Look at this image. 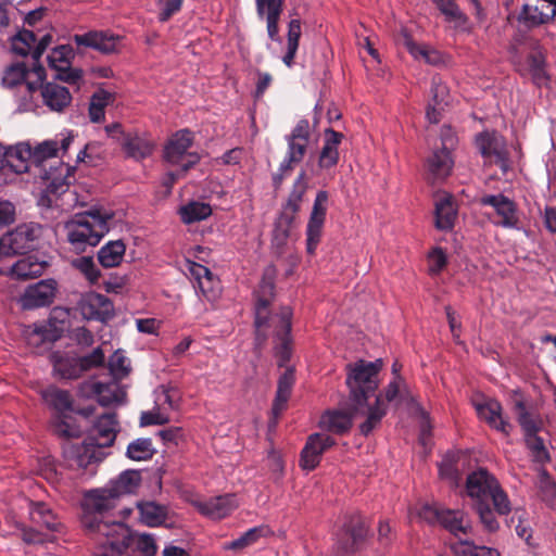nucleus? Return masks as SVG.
I'll use <instances>...</instances> for the list:
<instances>
[{"instance_id":"f257e3e1","label":"nucleus","mask_w":556,"mask_h":556,"mask_svg":"<svg viewBox=\"0 0 556 556\" xmlns=\"http://www.w3.org/2000/svg\"><path fill=\"white\" fill-rule=\"evenodd\" d=\"M117 500L106 486L92 489L81 501V525L97 542L94 556H122L130 538V529L122 521L110 520Z\"/></svg>"},{"instance_id":"f03ea898","label":"nucleus","mask_w":556,"mask_h":556,"mask_svg":"<svg viewBox=\"0 0 556 556\" xmlns=\"http://www.w3.org/2000/svg\"><path fill=\"white\" fill-rule=\"evenodd\" d=\"M382 361L366 362L359 359L346 365V386L351 407L355 414L366 415L359 425V432L368 437L378 428L387 415V405L381 394H376L379 386L378 375Z\"/></svg>"},{"instance_id":"7ed1b4c3","label":"nucleus","mask_w":556,"mask_h":556,"mask_svg":"<svg viewBox=\"0 0 556 556\" xmlns=\"http://www.w3.org/2000/svg\"><path fill=\"white\" fill-rule=\"evenodd\" d=\"M254 327L255 345L262 346L269 332L276 339L275 355L278 366L283 367L291 357V318L292 311L288 306L280 308L277 314H271L269 306L275 296V283L271 278L264 277L254 292Z\"/></svg>"},{"instance_id":"20e7f679","label":"nucleus","mask_w":556,"mask_h":556,"mask_svg":"<svg viewBox=\"0 0 556 556\" xmlns=\"http://www.w3.org/2000/svg\"><path fill=\"white\" fill-rule=\"evenodd\" d=\"M465 492L483 530L489 533L497 532L501 528L497 516H508L513 511V503L498 479L480 467L468 473Z\"/></svg>"},{"instance_id":"39448f33","label":"nucleus","mask_w":556,"mask_h":556,"mask_svg":"<svg viewBox=\"0 0 556 556\" xmlns=\"http://www.w3.org/2000/svg\"><path fill=\"white\" fill-rule=\"evenodd\" d=\"M111 214L100 210H90L76 214L64 225L68 242L79 252L87 247H96L109 231Z\"/></svg>"},{"instance_id":"423d86ee","label":"nucleus","mask_w":556,"mask_h":556,"mask_svg":"<svg viewBox=\"0 0 556 556\" xmlns=\"http://www.w3.org/2000/svg\"><path fill=\"white\" fill-rule=\"evenodd\" d=\"M419 517L429 525L439 523L459 540L471 532L468 515L462 509H451L437 505L425 504L420 507Z\"/></svg>"},{"instance_id":"0eeeda50","label":"nucleus","mask_w":556,"mask_h":556,"mask_svg":"<svg viewBox=\"0 0 556 556\" xmlns=\"http://www.w3.org/2000/svg\"><path fill=\"white\" fill-rule=\"evenodd\" d=\"M367 535V526L359 515L350 516L336 535L330 556H356Z\"/></svg>"},{"instance_id":"6e6552de","label":"nucleus","mask_w":556,"mask_h":556,"mask_svg":"<svg viewBox=\"0 0 556 556\" xmlns=\"http://www.w3.org/2000/svg\"><path fill=\"white\" fill-rule=\"evenodd\" d=\"M193 139V134L189 129H180L175 132L165 146V161L172 165L181 166V172L187 173L200 161L199 153L189 152Z\"/></svg>"},{"instance_id":"1a4fd4ad","label":"nucleus","mask_w":556,"mask_h":556,"mask_svg":"<svg viewBox=\"0 0 556 556\" xmlns=\"http://www.w3.org/2000/svg\"><path fill=\"white\" fill-rule=\"evenodd\" d=\"M455 143V137L451 134L450 127L442 129V148L434 150L427 159V178L432 184L441 182L450 176L454 161L451 155V148Z\"/></svg>"},{"instance_id":"9d476101","label":"nucleus","mask_w":556,"mask_h":556,"mask_svg":"<svg viewBox=\"0 0 556 556\" xmlns=\"http://www.w3.org/2000/svg\"><path fill=\"white\" fill-rule=\"evenodd\" d=\"M476 146L485 162L494 163L504 173L509 169V160L504 138L496 131H483L476 136Z\"/></svg>"},{"instance_id":"9b49d317","label":"nucleus","mask_w":556,"mask_h":556,"mask_svg":"<svg viewBox=\"0 0 556 556\" xmlns=\"http://www.w3.org/2000/svg\"><path fill=\"white\" fill-rule=\"evenodd\" d=\"M34 72L38 78V89L43 104L52 112H63L72 102V94L70 90L55 81L42 83L45 79L46 71L41 65L35 66Z\"/></svg>"},{"instance_id":"f8f14e48","label":"nucleus","mask_w":556,"mask_h":556,"mask_svg":"<svg viewBox=\"0 0 556 556\" xmlns=\"http://www.w3.org/2000/svg\"><path fill=\"white\" fill-rule=\"evenodd\" d=\"M63 456L68 467L85 469L92 464L102 462L106 454L86 438L81 443H65Z\"/></svg>"},{"instance_id":"ddd939ff","label":"nucleus","mask_w":556,"mask_h":556,"mask_svg":"<svg viewBox=\"0 0 556 556\" xmlns=\"http://www.w3.org/2000/svg\"><path fill=\"white\" fill-rule=\"evenodd\" d=\"M479 202L481 205L491 206L494 210L498 217L497 220L493 222L495 226L507 229H520L517 205L508 197L503 193L484 194L480 198Z\"/></svg>"},{"instance_id":"4468645a","label":"nucleus","mask_w":556,"mask_h":556,"mask_svg":"<svg viewBox=\"0 0 556 556\" xmlns=\"http://www.w3.org/2000/svg\"><path fill=\"white\" fill-rule=\"evenodd\" d=\"M77 309L87 320L106 323L114 317V304L104 294L87 292L77 303Z\"/></svg>"},{"instance_id":"2eb2a0df","label":"nucleus","mask_w":556,"mask_h":556,"mask_svg":"<svg viewBox=\"0 0 556 556\" xmlns=\"http://www.w3.org/2000/svg\"><path fill=\"white\" fill-rule=\"evenodd\" d=\"M327 202V191H318L306 226V250L308 254H314L320 242L326 219Z\"/></svg>"},{"instance_id":"dca6fc26","label":"nucleus","mask_w":556,"mask_h":556,"mask_svg":"<svg viewBox=\"0 0 556 556\" xmlns=\"http://www.w3.org/2000/svg\"><path fill=\"white\" fill-rule=\"evenodd\" d=\"M38 231L39 227L34 224H22L3 235L2 249H4V255L11 256L33 249Z\"/></svg>"},{"instance_id":"f3484780","label":"nucleus","mask_w":556,"mask_h":556,"mask_svg":"<svg viewBox=\"0 0 556 556\" xmlns=\"http://www.w3.org/2000/svg\"><path fill=\"white\" fill-rule=\"evenodd\" d=\"M285 140L287 142V152L277 170L271 175V182L275 190L281 188L283 180L289 177L294 167L303 161L308 148L307 143L288 138H285Z\"/></svg>"},{"instance_id":"a211bd4d","label":"nucleus","mask_w":556,"mask_h":556,"mask_svg":"<svg viewBox=\"0 0 556 556\" xmlns=\"http://www.w3.org/2000/svg\"><path fill=\"white\" fill-rule=\"evenodd\" d=\"M56 286V281L51 278L28 286L21 296V306L24 309L49 306L55 296Z\"/></svg>"},{"instance_id":"6ab92c4d","label":"nucleus","mask_w":556,"mask_h":556,"mask_svg":"<svg viewBox=\"0 0 556 556\" xmlns=\"http://www.w3.org/2000/svg\"><path fill=\"white\" fill-rule=\"evenodd\" d=\"M117 431L116 414L105 413L96 419L88 431L87 439L103 451L114 443Z\"/></svg>"},{"instance_id":"aec40b11","label":"nucleus","mask_w":556,"mask_h":556,"mask_svg":"<svg viewBox=\"0 0 556 556\" xmlns=\"http://www.w3.org/2000/svg\"><path fill=\"white\" fill-rule=\"evenodd\" d=\"M72 39L77 47L90 48L103 54L116 52L121 41L118 35L109 30H90L85 34H75Z\"/></svg>"},{"instance_id":"412c9836","label":"nucleus","mask_w":556,"mask_h":556,"mask_svg":"<svg viewBox=\"0 0 556 556\" xmlns=\"http://www.w3.org/2000/svg\"><path fill=\"white\" fill-rule=\"evenodd\" d=\"M334 439L325 433H313L307 438L305 446L301 452L300 466L302 469L311 471L315 469L325 451L333 446Z\"/></svg>"},{"instance_id":"4be33fe9","label":"nucleus","mask_w":556,"mask_h":556,"mask_svg":"<svg viewBox=\"0 0 556 556\" xmlns=\"http://www.w3.org/2000/svg\"><path fill=\"white\" fill-rule=\"evenodd\" d=\"M358 417H364L366 419V415H358L354 413L351 407L350 399H348L346 409L326 410L319 419V427L331 433L344 434L351 429L353 419Z\"/></svg>"},{"instance_id":"5701e85b","label":"nucleus","mask_w":556,"mask_h":556,"mask_svg":"<svg viewBox=\"0 0 556 556\" xmlns=\"http://www.w3.org/2000/svg\"><path fill=\"white\" fill-rule=\"evenodd\" d=\"M189 271L194 280V289L197 294H201L205 300L213 302L220 293V282L212 271L204 265L191 263Z\"/></svg>"},{"instance_id":"b1692460","label":"nucleus","mask_w":556,"mask_h":556,"mask_svg":"<svg viewBox=\"0 0 556 556\" xmlns=\"http://www.w3.org/2000/svg\"><path fill=\"white\" fill-rule=\"evenodd\" d=\"M85 388L97 399L101 406L122 404L126 392L117 380L111 378L108 382L91 379L85 383Z\"/></svg>"},{"instance_id":"393cba45","label":"nucleus","mask_w":556,"mask_h":556,"mask_svg":"<svg viewBox=\"0 0 556 556\" xmlns=\"http://www.w3.org/2000/svg\"><path fill=\"white\" fill-rule=\"evenodd\" d=\"M74 170L75 167L62 162L59 174L50 173L48 177L49 182L39 199V203L48 207L54 205V200L68 190Z\"/></svg>"},{"instance_id":"a878e982","label":"nucleus","mask_w":556,"mask_h":556,"mask_svg":"<svg viewBox=\"0 0 556 556\" xmlns=\"http://www.w3.org/2000/svg\"><path fill=\"white\" fill-rule=\"evenodd\" d=\"M194 506L201 515L212 520H220L229 516L239 506V503L235 494L228 493L197 502Z\"/></svg>"},{"instance_id":"bb28decb","label":"nucleus","mask_w":556,"mask_h":556,"mask_svg":"<svg viewBox=\"0 0 556 556\" xmlns=\"http://www.w3.org/2000/svg\"><path fill=\"white\" fill-rule=\"evenodd\" d=\"M475 408L480 419L484 420L491 428L504 434H509L510 425L502 416V405L498 401L486 399L483 402H476Z\"/></svg>"},{"instance_id":"cd10ccee","label":"nucleus","mask_w":556,"mask_h":556,"mask_svg":"<svg viewBox=\"0 0 556 556\" xmlns=\"http://www.w3.org/2000/svg\"><path fill=\"white\" fill-rule=\"evenodd\" d=\"M53 365V375L56 378L71 380L83 374L79 356L67 352L55 351L50 356Z\"/></svg>"},{"instance_id":"c85d7f7f","label":"nucleus","mask_w":556,"mask_h":556,"mask_svg":"<svg viewBox=\"0 0 556 556\" xmlns=\"http://www.w3.org/2000/svg\"><path fill=\"white\" fill-rule=\"evenodd\" d=\"M28 515L33 523L46 528L50 532H61L63 525L49 504L40 501L28 503Z\"/></svg>"},{"instance_id":"c756f323","label":"nucleus","mask_w":556,"mask_h":556,"mask_svg":"<svg viewBox=\"0 0 556 556\" xmlns=\"http://www.w3.org/2000/svg\"><path fill=\"white\" fill-rule=\"evenodd\" d=\"M122 147L126 155L136 161L148 157L154 148L152 141L144 134L137 131L125 134Z\"/></svg>"},{"instance_id":"7c9ffc66","label":"nucleus","mask_w":556,"mask_h":556,"mask_svg":"<svg viewBox=\"0 0 556 556\" xmlns=\"http://www.w3.org/2000/svg\"><path fill=\"white\" fill-rule=\"evenodd\" d=\"M342 138L343 135L332 128H327L325 130V142L318 157V167L320 169H330L338 164V147L341 143Z\"/></svg>"},{"instance_id":"2f4dec72","label":"nucleus","mask_w":556,"mask_h":556,"mask_svg":"<svg viewBox=\"0 0 556 556\" xmlns=\"http://www.w3.org/2000/svg\"><path fill=\"white\" fill-rule=\"evenodd\" d=\"M140 482V471L128 469L121 472L117 478L110 480L105 486L118 501L124 495L135 493L139 488Z\"/></svg>"},{"instance_id":"473e14b6","label":"nucleus","mask_w":556,"mask_h":556,"mask_svg":"<svg viewBox=\"0 0 556 556\" xmlns=\"http://www.w3.org/2000/svg\"><path fill=\"white\" fill-rule=\"evenodd\" d=\"M48 263L40 261L35 255H28L17 260L10 268L9 275L13 279L26 280L39 277L43 274Z\"/></svg>"},{"instance_id":"72a5a7b5","label":"nucleus","mask_w":556,"mask_h":556,"mask_svg":"<svg viewBox=\"0 0 556 556\" xmlns=\"http://www.w3.org/2000/svg\"><path fill=\"white\" fill-rule=\"evenodd\" d=\"M139 519L148 527H160L168 518V507L154 501H143L137 503Z\"/></svg>"},{"instance_id":"f704fd0d","label":"nucleus","mask_w":556,"mask_h":556,"mask_svg":"<svg viewBox=\"0 0 556 556\" xmlns=\"http://www.w3.org/2000/svg\"><path fill=\"white\" fill-rule=\"evenodd\" d=\"M27 67L24 63H15L9 66L3 74L2 85L5 88L13 89L23 86L28 94H33L38 90V84L26 81Z\"/></svg>"},{"instance_id":"c9c22d12","label":"nucleus","mask_w":556,"mask_h":556,"mask_svg":"<svg viewBox=\"0 0 556 556\" xmlns=\"http://www.w3.org/2000/svg\"><path fill=\"white\" fill-rule=\"evenodd\" d=\"M435 227L447 231L454 227L457 208L451 195H443L435 202Z\"/></svg>"},{"instance_id":"e433bc0d","label":"nucleus","mask_w":556,"mask_h":556,"mask_svg":"<svg viewBox=\"0 0 556 556\" xmlns=\"http://www.w3.org/2000/svg\"><path fill=\"white\" fill-rule=\"evenodd\" d=\"M293 383L294 369L292 367H288L278 379L276 397L271 408L275 417H278L281 414V412L286 408Z\"/></svg>"},{"instance_id":"4c0bfd02","label":"nucleus","mask_w":556,"mask_h":556,"mask_svg":"<svg viewBox=\"0 0 556 556\" xmlns=\"http://www.w3.org/2000/svg\"><path fill=\"white\" fill-rule=\"evenodd\" d=\"M33 154L29 144L20 143L14 148H5L4 163L17 174L26 173L28 170L27 162Z\"/></svg>"},{"instance_id":"58836bf2","label":"nucleus","mask_w":556,"mask_h":556,"mask_svg":"<svg viewBox=\"0 0 556 556\" xmlns=\"http://www.w3.org/2000/svg\"><path fill=\"white\" fill-rule=\"evenodd\" d=\"M526 71L531 76L533 84L538 87L545 86L549 80V76L546 72L545 55L539 49L528 54Z\"/></svg>"},{"instance_id":"ea45409f","label":"nucleus","mask_w":556,"mask_h":556,"mask_svg":"<svg viewBox=\"0 0 556 556\" xmlns=\"http://www.w3.org/2000/svg\"><path fill=\"white\" fill-rule=\"evenodd\" d=\"M125 251L122 240L109 241L98 251V261L105 268L116 267L122 263Z\"/></svg>"},{"instance_id":"a19ab883","label":"nucleus","mask_w":556,"mask_h":556,"mask_svg":"<svg viewBox=\"0 0 556 556\" xmlns=\"http://www.w3.org/2000/svg\"><path fill=\"white\" fill-rule=\"evenodd\" d=\"M45 403L59 413L72 409L73 399L67 390H62L55 386H49L41 391Z\"/></svg>"},{"instance_id":"79ce46f5","label":"nucleus","mask_w":556,"mask_h":556,"mask_svg":"<svg viewBox=\"0 0 556 556\" xmlns=\"http://www.w3.org/2000/svg\"><path fill=\"white\" fill-rule=\"evenodd\" d=\"M270 534V529L267 526H257L250 528L248 531L242 533L239 538L224 544L226 551H242L256 542L261 538H265Z\"/></svg>"},{"instance_id":"37998d69","label":"nucleus","mask_w":556,"mask_h":556,"mask_svg":"<svg viewBox=\"0 0 556 556\" xmlns=\"http://www.w3.org/2000/svg\"><path fill=\"white\" fill-rule=\"evenodd\" d=\"M114 100V94L104 89H98L90 98L89 117L93 123L104 119V109Z\"/></svg>"},{"instance_id":"c03bdc74","label":"nucleus","mask_w":556,"mask_h":556,"mask_svg":"<svg viewBox=\"0 0 556 556\" xmlns=\"http://www.w3.org/2000/svg\"><path fill=\"white\" fill-rule=\"evenodd\" d=\"M306 190V172L301 170L293 181L292 189L289 193L286 204L283 205V208L296 214L301 207V203Z\"/></svg>"},{"instance_id":"a18cd8bd","label":"nucleus","mask_w":556,"mask_h":556,"mask_svg":"<svg viewBox=\"0 0 556 556\" xmlns=\"http://www.w3.org/2000/svg\"><path fill=\"white\" fill-rule=\"evenodd\" d=\"M301 37V21L291 20L288 25L287 35V51L282 56V62L289 68L294 64V58L299 49V41Z\"/></svg>"},{"instance_id":"49530a36","label":"nucleus","mask_w":556,"mask_h":556,"mask_svg":"<svg viewBox=\"0 0 556 556\" xmlns=\"http://www.w3.org/2000/svg\"><path fill=\"white\" fill-rule=\"evenodd\" d=\"M451 549L457 556H501L496 548L476 545L469 540H458L451 545Z\"/></svg>"},{"instance_id":"de8ad7c7","label":"nucleus","mask_w":556,"mask_h":556,"mask_svg":"<svg viewBox=\"0 0 556 556\" xmlns=\"http://www.w3.org/2000/svg\"><path fill=\"white\" fill-rule=\"evenodd\" d=\"M294 219L295 213L282 208V212L279 214L275 222L273 230V241L277 245H283L287 242Z\"/></svg>"},{"instance_id":"09e8293b","label":"nucleus","mask_w":556,"mask_h":556,"mask_svg":"<svg viewBox=\"0 0 556 556\" xmlns=\"http://www.w3.org/2000/svg\"><path fill=\"white\" fill-rule=\"evenodd\" d=\"M154 454L155 448L149 438H139L131 441L126 450V456L136 462L151 459Z\"/></svg>"},{"instance_id":"8fccbe9b","label":"nucleus","mask_w":556,"mask_h":556,"mask_svg":"<svg viewBox=\"0 0 556 556\" xmlns=\"http://www.w3.org/2000/svg\"><path fill=\"white\" fill-rule=\"evenodd\" d=\"M181 220L192 224L206 219L212 214L211 205L204 202H190L179 210Z\"/></svg>"},{"instance_id":"3c124183","label":"nucleus","mask_w":556,"mask_h":556,"mask_svg":"<svg viewBox=\"0 0 556 556\" xmlns=\"http://www.w3.org/2000/svg\"><path fill=\"white\" fill-rule=\"evenodd\" d=\"M515 410L525 438L538 434L541 429V421L527 410L526 404L522 401L515 403Z\"/></svg>"},{"instance_id":"603ef678","label":"nucleus","mask_w":556,"mask_h":556,"mask_svg":"<svg viewBox=\"0 0 556 556\" xmlns=\"http://www.w3.org/2000/svg\"><path fill=\"white\" fill-rule=\"evenodd\" d=\"M405 47L415 59H422L430 65H440L443 61L439 51L428 47L418 46L407 35H405Z\"/></svg>"},{"instance_id":"864d4df0","label":"nucleus","mask_w":556,"mask_h":556,"mask_svg":"<svg viewBox=\"0 0 556 556\" xmlns=\"http://www.w3.org/2000/svg\"><path fill=\"white\" fill-rule=\"evenodd\" d=\"M108 367L111 378L119 381L130 372V361L124 351L117 350L110 356Z\"/></svg>"},{"instance_id":"5fc2aeb1","label":"nucleus","mask_w":556,"mask_h":556,"mask_svg":"<svg viewBox=\"0 0 556 556\" xmlns=\"http://www.w3.org/2000/svg\"><path fill=\"white\" fill-rule=\"evenodd\" d=\"M432 2L447 22H454L456 26H462L467 22L466 15L460 11L455 0H432Z\"/></svg>"},{"instance_id":"6e6d98bb","label":"nucleus","mask_w":556,"mask_h":556,"mask_svg":"<svg viewBox=\"0 0 556 556\" xmlns=\"http://www.w3.org/2000/svg\"><path fill=\"white\" fill-rule=\"evenodd\" d=\"M37 38L30 30H22L12 39V51L18 55L25 56L33 51Z\"/></svg>"},{"instance_id":"4d7b16f0","label":"nucleus","mask_w":556,"mask_h":556,"mask_svg":"<svg viewBox=\"0 0 556 556\" xmlns=\"http://www.w3.org/2000/svg\"><path fill=\"white\" fill-rule=\"evenodd\" d=\"M73 58V48L70 45H61L52 49L51 53L48 55V62L51 68L58 70L71 65Z\"/></svg>"},{"instance_id":"13d9d810","label":"nucleus","mask_w":556,"mask_h":556,"mask_svg":"<svg viewBox=\"0 0 556 556\" xmlns=\"http://www.w3.org/2000/svg\"><path fill=\"white\" fill-rule=\"evenodd\" d=\"M130 543H134L136 548L144 556H154L157 552L155 539L152 534L141 533L132 535L130 533V538L127 542V545L123 549L128 547ZM124 551H122V553Z\"/></svg>"},{"instance_id":"bf43d9fd","label":"nucleus","mask_w":556,"mask_h":556,"mask_svg":"<svg viewBox=\"0 0 556 556\" xmlns=\"http://www.w3.org/2000/svg\"><path fill=\"white\" fill-rule=\"evenodd\" d=\"M527 447L530 450L533 460L539 464H546L549 462V453L544 445V441L538 434L525 438Z\"/></svg>"},{"instance_id":"052dcab7","label":"nucleus","mask_w":556,"mask_h":556,"mask_svg":"<svg viewBox=\"0 0 556 556\" xmlns=\"http://www.w3.org/2000/svg\"><path fill=\"white\" fill-rule=\"evenodd\" d=\"M72 264L87 278L89 282L96 283L99 280L101 271L91 256H80L74 260Z\"/></svg>"},{"instance_id":"680f3d73","label":"nucleus","mask_w":556,"mask_h":556,"mask_svg":"<svg viewBox=\"0 0 556 556\" xmlns=\"http://www.w3.org/2000/svg\"><path fill=\"white\" fill-rule=\"evenodd\" d=\"M533 12L538 13V16L526 17L531 25L546 24L556 16V5L539 1V4L533 9Z\"/></svg>"},{"instance_id":"e2e57ef3","label":"nucleus","mask_w":556,"mask_h":556,"mask_svg":"<svg viewBox=\"0 0 556 556\" xmlns=\"http://www.w3.org/2000/svg\"><path fill=\"white\" fill-rule=\"evenodd\" d=\"M178 400L176 390L162 388L161 391L156 392L155 405L162 407L165 413H167V410H175L178 408Z\"/></svg>"},{"instance_id":"0e129e2a","label":"nucleus","mask_w":556,"mask_h":556,"mask_svg":"<svg viewBox=\"0 0 556 556\" xmlns=\"http://www.w3.org/2000/svg\"><path fill=\"white\" fill-rule=\"evenodd\" d=\"M169 421V416L165 410L156 406L152 410L142 412L140 416V426H151V425H164Z\"/></svg>"},{"instance_id":"69168bd1","label":"nucleus","mask_w":556,"mask_h":556,"mask_svg":"<svg viewBox=\"0 0 556 556\" xmlns=\"http://www.w3.org/2000/svg\"><path fill=\"white\" fill-rule=\"evenodd\" d=\"M283 0H255L257 14L263 17L280 16Z\"/></svg>"},{"instance_id":"338daca9","label":"nucleus","mask_w":556,"mask_h":556,"mask_svg":"<svg viewBox=\"0 0 556 556\" xmlns=\"http://www.w3.org/2000/svg\"><path fill=\"white\" fill-rule=\"evenodd\" d=\"M432 103L439 106L447 104L448 89L439 77H433L431 81Z\"/></svg>"},{"instance_id":"774afa93","label":"nucleus","mask_w":556,"mask_h":556,"mask_svg":"<svg viewBox=\"0 0 556 556\" xmlns=\"http://www.w3.org/2000/svg\"><path fill=\"white\" fill-rule=\"evenodd\" d=\"M182 1L184 0H157L156 4L159 8V21H168L181 9Z\"/></svg>"}]
</instances>
